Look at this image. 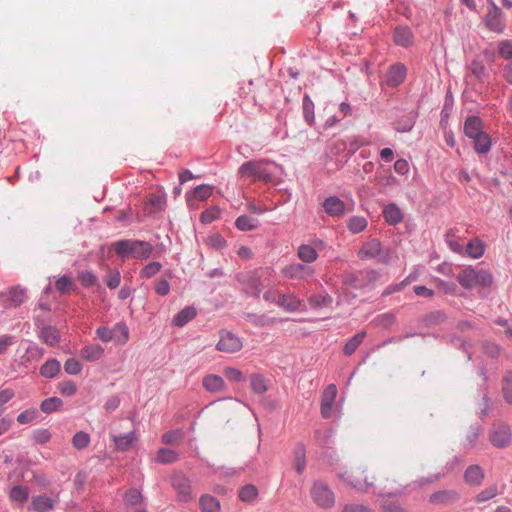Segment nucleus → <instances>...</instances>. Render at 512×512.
<instances>
[{
  "instance_id": "f257e3e1",
  "label": "nucleus",
  "mask_w": 512,
  "mask_h": 512,
  "mask_svg": "<svg viewBox=\"0 0 512 512\" xmlns=\"http://www.w3.org/2000/svg\"><path fill=\"white\" fill-rule=\"evenodd\" d=\"M338 479L346 486L359 492H367L375 486L376 476L363 465H351L340 468L337 472Z\"/></svg>"
},
{
  "instance_id": "f03ea898",
  "label": "nucleus",
  "mask_w": 512,
  "mask_h": 512,
  "mask_svg": "<svg viewBox=\"0 0 512 512\" xmlns=\"http://www.w3.org/2000/svg\"><path fill=\"white\" fill-rule=\"evenodd\" d=\"M116 254L122 258L134 257L144 260L151 256L154 247L146 241L120 240L113 244Z\"/></svg>"
},
{
  "instance_id": "7ed1b4c3",
  "label": "nucleus",
  "mask_w": 512,
  "mask_h": 512,
  "mask_svg": "<svg viewBox=\"0 0 512 512\" xmlns=\"http://www.w3.org/2000/svg\"><path fill=\"white\" fill-rule=\"evenodd\" d=\"M456 278L459 284L468 290L477 287L487 288L493 283V276L489 271L478 270L471 266L462 269Z\"/></svg>"
},
{
  "instance_id": "20e7f679",
  "label": "nucleus",
  "mask_w": 512,
  "mask_h": 512,
  "mask_svg": "<svg viewBox=\"0 0 512 512\" xmlns=\"http://www.w3.org/2000/svg\"><path fill=\"white\" fill-rule=\"evenodd\" d=\"M310 495L313 502L322 509H330L335 505V493L323 481H315L313 483Z\"/></svg>"
},
{
  "instance_id": "39448f33",
  "label": "nucleus",
  "mask_w": 512,
  "mask_h": 512,
  "mask_svg": "<svg viewBox=\"0 0 512 512\" xmlns=\"http://www.w3.org/2000/svg\"><path fill=\"white\" fill-rule=\"evenodd\" d=\"M267 163L268 162L265 160L245 162L240 166L238 175L242 178L270 182L272 180V176L265 168Z\"/></svg>"
},
{
  "instance_id": "423d86ee",
  "label": "nucleus",
  "mask_w": 512,
  "mask_h": 512,
  "mask_svg": "<svg viewBox=\"0 0 512 512\" xmlns=\"http://www.w3.org/2000/svg\"><path fill=\"white\" fill-rule=\"evenodd\" d=\"M362 259L377 258L380 262L386 263L390 259L389 250H383L378 240L372 239L365 242L358 253Z\"/></svg>"
},
{
  "instance_id": "0eeeda50",
  "label": "nucleus",
  "mask_w": 512,
  "mask_h": 512,
  "mask_svg": "<svg viewBox=\"0 0 512 512\" xmlns=\"http://www.w3.org/2000/svg\"><path fill=\"white\" fill-rule=\"evenodd\" d=\"M489 439L497 448L509 446L512 441V433L509 425L505 423L494 424L490 429Z\"/></svg>"
},
{
  "instance_id": "6e6552de",
  "label": "nucleus",
  "mask_w": 512,
  "mask_h": 512,
  "mask_svg": "<svg viewBox=\"0 0 512 512\" xmlns=\"http://www.w3.org/2000/svg\"><path fill=\"white\" fill-rule=\"evenodd\" d=\"M171 485L176 490L179 501L186 503L193 499L190 481L183 473H174L171 477Z\"/></svg>"
},
{
  "instance_id": "1a4fd4ad",
  "label": "nucleus",
  "mask_w": 512,
  "mask_h": 512,
  "mask_svg": "<svg viewBox=\"0 0 512 512\" xmlns=\"http://www.w3.org/2000/svg\"><path fill=\"white\" fill-rule=\"evenodd\" d=\"M243 347L241 339L229 331H220V339L216 345V349L224 353H236Z\"/></svg>"
},
{
  "instance_id": "9d476101",
  "label": "nucleus",
  "mask_w": 512,
  "mask_h": 512,
  "mask_svg": "<svg viewBox=\"0 0 512 512\" xmlns=\"http://www.w3.org/2000/svg\"><path fill=\"white\" fill-rule=\"evenodd\" d=\"M378 503L382 512H406L404 502L398 494L384 493L379 495Z\"/></svg>"
},
{
  "instance_id": "9b49d317",
  "label": "nucleus",
  "mask_w": 512,
  "mask_h": 512,
  "mask_svg": "<svg viewBox=\"0 0 512 512\" xmlns=\"http://www.w3.org/2000/svg\"><path fill=\"white\" fill-rule=\"evenodd\" d=\"M315 273L311 266L301 263H291L282 269V274L289 279H306Z\"/></svg>"
},
{
  "instance_id": "f8f14e48",
  "label": "nucleus",
  "mask_w": 512,
  "mask_h": 512,
  "mask_svg": "<svg viewBox=\"0 0 512 512\" xmlns=\"http://www.w3.org/2000/svg\"><path fill=\"white\" fill-rule=\"evenodd\" d=\"M487 27L497 33H500L505 28L504 18L500 8L494 3H491V8L486 15Z\"/></svg>"
},
{
  "instance_id": "ddd939ff",
  "label": "nucleus",
  "mask_w": 512,
  "mask_h": 512,
  "mask_svg": "<svg viewBox=\"0 0 512 512\" xmlns=\"http://www.w3.org/2000/svg\"><path fill=\"white\" fill-rule=\"evenodd\" d=\"M166 207V196L163 192L151 194L144 202L143 212L152 215L161 212Z\"/></svg>"
},
{
  "instance_id": "4468645a",
  "label": "nucleus",
  "mask_w": 512,
  "mask_h": 512,
  "mask_svg": "<svg viewBox=\"0 0 512 512\" xmlns=\"http://www.w3.org/2000/svg\"><path fill=\"white\" fill-rule=\"evenodd\" d=\"M337 396V388L334 384H330L324 390L321 400V415L323 418H330L332 414L333 404Z\"/></svg>"
},
{
  "instance_id": "2eb2a0df",
  "label": "nucleus",
  "mask_w": 512,
  "mask_h": 512,
  "mask_svg": "<svg viewBox=\"0 0 512 512\" xmlns=\"http://www.w3.org/2000/svg\"><path fill=\"white\" fill-rule=\"evenodd\" d=\"M322 206L324 211L331 217H341L345 214V203L336 196L326 198Z\"/></svg>"
},
{
  "instance_id": "dca6fc26",
  "label": "nucleus",
  "mask_w": 512,
  "mask_h": 512,
  "mask_svg": "<svg viewBox=\"0 0 512 512\" xmlns=\"http://www.w3.org/2000/svg\"><path fill=\"white\" fill-rule=\"evenodd\" d=\"M460 499V495L455 490H441L430 495L429 501L433 504L451 505Z\"/></svg>"
},
{
  "instance_id": "f3484780",
  "label": "nucleus",
  "mask_w": 512,
  "mask_h": 512,
  "mask_svg": "<svg viewBox=\"0 0 512 512\" xmlns=\"http://www.w3.org/2000/svg\"><path fill=\"white\" fill-rule=\"evenodd\" d=\"M406 72V67L403 64L392 65L386 74L387 85L391 87L400 85L406 77Z\"/></svg>"
},
{
  "instance_id": "a211bd4d",
  "label": "nucleus",
  "mask_w": 512,
  "mask_h": 512,
  "mask_svg": "<svg viewBox=\"0 0 512 512\" xmlns=\"http://www.w3.org/2000/svg\"><path fill=\"white\" fill-rule=\"evenodd\" d=\"M115 448L118 451H127L137 441L135 432H128L123 435H111Z\"/></svg>"
},
{
  "instance_id": "6ab92c4d",
  "label": "nucleus",
  "mask_w": 512,
  "mask_h": 512,
  "mask_svg": "<svg viewBox=\"0 0 512 512\" xmlns=\"http://www.w3.org/2000/svg\"><path fill=\"white\" fill-rule=\"evenodd\" d=\"M383 217L389 225H396L403 220V213L396 204L391 203L384 207Z\"/></svg>"
},
{
  "instance_id": "aec40b11",
  "label": "nucleus",
  "mask_w": 512,
  "mask_h": 512,
  "mask_svg": "<svg viewBox=\"0 0 512 512\" xmlns=\"http://www.w3.org/2000/svg\"><path fill=\"white\" fill-rule=\"evenodd\" d=\"M464 478L469 485L479 486L484 479V473L480 466L471 465L466 469Z\"/></svg>"
},
{
  "instance_id": "412c9836",
  "label": "nucleus",
  "mask_w": 512,
  "mask_h": 512,
  "mask_svg": "<svg viewBox=\"0 0 512 512\" xmlns=\"http://www.w3.org/2000/svg\"><path fill=\"white\" fill-rule=\"evenodd\" d=\"M464 133L471 139L482 134V122L480 118L475 116L467 118L464 124Z\"/></svg>"
},
{
  "instance_id": "4be33fe9",
  "label": "nucleus",
  "mask_w": 512,
  "mask_h": 512,
  "mask_svg": "<svg viewBox=\"0 0 512 512\" xmlns=\"http://www.w3.org/2000/svg\"><path fill=\"white\" fill-rule=\"evenodd\" d=\"M203 387L209 392L217 393L225 389V382L218 375H208L203 379Z\"/></svg>"
},
{
  "instance_id": "5701e85b",
  "label": "nucleus",
  "mask_w": 512,
  "mask_h": 512,
  "mask_svg": "<svg viewBox=\"0 0 512 512\" xmlns=\"http://www.w3.org/2000/svg\"><path fill=\"white\" fill-rule=\"evenodd\" d=\"M394 41L403 47L410 46L413 43V33L408 27H397L394 32Z\"/></svg>"
},
{
  "instance_id": "b1692460",
  "label": "nucleus",
  "mask_w": 512,
  "mask_h": 512,
  "mask_svg": "<svg viewBox=\"0 0 512 512\" xmlns=\"http://www.w3.org/2000/svg\"><path fill=\"white\" fill-rule=\"evenodd\" d=\"M199 506L201 512H220L221 505L217 498L205 494L200 497Z\"/></svg>"
},
{
  "instance_id": "393cba45",
  "label": "nucleus",
  "mask_w": 512,
  "mask_h": 512,
  "mask_svg": "<svg viewBox=\"0 0 512 512\" xmlns=\"http://www.w3.org/2000/svg\"><path fill=\"white\" fill-rule=\"evenodd\" d=\"M298 258L304 263H313L318 258V253L314 247L308 244H302L297 250Z\"/></svg>"
},
{
  "instance_id": "a878e982",
  "label": "nucleus",
  "mask_w": 512,
  "mask_h": 512,
  "mask_svg": "<svg viewBox=\"0 0 512 512\" xmlns=\"http://www.w3.org/2000/svg\"><path fill=\"white\" fill-rule=\"evenodd\" d=\"M277 304L286 311H296L300 306V301L292 294H279Z\"/></svg>"
},
{
  "instance_id": "bb28decb",
  "label": "nucleus",
  "mask_w": 512,
  "mask_h": 512,
  "mask_svg": "<svg viewBox=\"0 0 512 512\" xmlns=\"http://www.w3.org/2000/svg\"><path fill=\"white\" fill-rule=\"evenodd\" d=\"M32 507L37 512H49L54 507L53 500L45 495H39L32 499Z\"/></svg>"
},
{
  "instance_id": "cd10ccee",
  "label": "nucleus",
  "mask_w": 512,
  "mask_h": 512,
  "mask_svg": "<svg viewBox=\"0 0 512 512\" xmlns=\"http://www.w3.org/2000/svg\"><path fill=\"white\" fill-rule=\"evenodd\" d=\"M104 354V349L98 344L85 346L81 350V356L87 361H97Z\"/></svg>"
},
{
  "instance_id": "c85d7f7f",
  "label": "nucleus",
  "mask_w": 512,
  "mask_h": 512,
  "mask_svg": "<svg viewBox=\"0 0 512 512\" xmlns=\"http://www.w3.org/2000/svg\"><path fill=\"white\" fill-rule=\"evenodd\" d=\"M245 291L248 294L259 296L261 292V283L260 278L257 276L256 273H250L246 276V279L244 281Z\"/></svg>"
},
{
  "instance_id": "c756f323",
  "label": "nucleus",
  "mask_w": 512,
  "mask_h": 512,
  "mask_svg": "<svg viewBox=\"0 0 512 512\" xmlns=\"http://www.w3.org/2000/svg\"><path fill=\"white\" fill-rule=\"evenodd\" d=\"M197 312L194 307H186L182 309L174 318H173V324L178 327H182L185 324H187L189 321H191L195 316Z\"/></svg>"
},
{
  "instance_id": "7c9ffc66",
  "label": "nucleus",
  "mask_w": 512,
  "mask_h": 512,
  "mask_svg": "<svg viewBox=\"0 0 512 512\" xmlns=\"http://www.w3.org/2000/svg\"><path fill=\"white\" fill-rule=\"evenodd\" d=\"M212 193L213 187L210 185L203 184L195 187L192 193H187L186 198L188 202L190 201L191 197H194L195 199H198L200 201H204L208 199L212 195Z\"/></svg>"
},
{
  "instance_id": "2f4dec72",
  "label": "nucleus",
  "mask_w": 512,
  "mask_h": 512,
  "mask_svg": "<svg viewBox=\"0 0 512 512\" xmlns=\"http://www.w3.org/2000/svg\"><path fill=\"white\" fill-rule=\"evenodd\" d=\"M60 372V363L56 359L46 361L40 368V374L46 378H53Z\"/></svg>"
},
{
  "instance_id": "473e14b6",
  "label": "nucleus",
  "mask_w": 512,
  "mask_h": 512,
  "mask_svg": "<svg viewBox=\"0 0 512 512\" xmlns=\"http://www.w3.org/2000/svg\"><path fill=\"white\" fill-rule=\"evenodd\" d=\"M238 496L241 501L252 503L258 497V489L252 484L245 485L240 489Z\"/></svg>"
},
{
  "instance_id": "72a5a7b5",
  "label": "nucleus",
  "mask_w": 512,
  "mask_h": 512,
  "mask_svg": "<svg viewBox=\"0 0 512 512\" xmlns=\"http://www.w3.org/2000/svg\"><path fill=\"white\" fill-rule=\"evenodd\" d=\"M178 459V455L175 451L161 448L157 451L155 461L162 464L173 463Z\"/></svg>"
},
{
  "instance_id": "f704fd0d",
  "label": "nucleus",
  "mask_w": 512,
  "mask_h": 512,
  "mask_svg": "<svg viewBox=\"0 0 512 512\" xmlns=\"http://www.w3.org/2000/svg\"><path fill=\"white\" fill-rule=\"evenodd\" d=\"M63 405V402L58 397H50L43 400L40 404V409L44 413H52L58 411Z\"/></svg>"
},
{
  "instance_id": "c9c22d12",
  "label": "nucleus",
  "mask_w": 512,
  "mask_h": 512,
  "mask_svg": "<svg viewBox=\"0 0 512 512\" xmlns=\"http://www.w3.org/2000/svg\"><path fill=\"white\" fill-rule=\"evenodd\" d=\"M366 336V332L361 331L354 335L344 346V354L346 355H352L356 349L359 347V345L363 342L364 338Z\"/></svg>"
},
{
  "instance_id": "e433bc0d",
  "label": "nucleus",
  "mask_w": 512,
  "mask_h": 512,
  "mask_svg": "<svg viewBox=\"0 0 512 512\" xmlns=\"http://www.w3.org/2000/svg\"><path fill=\"white\" fill-rule=\"evenodd\" d=\"M258 221L247 215L239 216L236 221V227L241 231H250L257 227Z\"/></svg>"
},
{
  "instance_id": "4c0bfd02",
  "label": "nucleus",
  "mask_w": 512,
  "mask_h": 512,
  "mask_svg": "<svg viewBox=\"0 0 512 512\" xmlns=\"http://www.w3.org/2000/svg\"><path fill=\"white\" fill-rule=\"evenodd\" d=\"M474 148L478 153H487L491 147L490 137L486 133L473 138Z\"/></svg>"
},
{
  "instance_id": "58836bf2",
  "label": "nucleus",
  "mask_w": 512,
  "mask_h": 512,
  "mask_svg": "<svg viewBox=\"0 0 512 512\" xmlns=\"http://www.w3.org/2000/svg\"><path fill=\"white\" fill-rule=\"evenodd\" d=\"M41 339L49 345H54L59 340V332L57 329L47 326L43 327L40 332Z\"/></svg>"
},
{
  "instance_id": "ea45409f",
  "label": "nucleus",
  "mask_w": 512,
  "mask_h": 512,
  "mask_svg": "<svg viewBox=\"0 0 512 512\" xmlns=\"http://www.w3.org/2000/svg\"><path fill=\"white\" fill-rule=\"evenodd\" d=\"M484 250V244L478 239L472 240L467 244V254L474 259L482 257Z\"/></svg>"
},
{
  "instance_id": "a19ab883",
  "label": "nucleus",
  "mask_w": 512,
  "mask_h": 512,
  "mask_svg": "<svg viewBox=\"0 0 512 512\" xmlns=\"http://www.w3.org/2000/svg\"><path fill=\"white\" fill-rule=\"evenodd\" d=\"M347 227L352 233H360L367 227V220L361 216H353L348 220Z\"/></svg>"
},
{
  "instance_id": "79ce46f5",
  "label": "nucleus",
  "mask_w": 512,
  "mask_h": 512,
  "mask_svg": "<svg viewBox=\"0 0 512 512\" xmlns=\"http://www.w3.org/2000/svg\"><path fill=\"white\" fill-rule=\"evenodd\" d=\"M143 496L136 488H130L124 494V502L129 506H135L142 502Z\"/></svg>"
},
{
  "instance_id": "37998d69",
  "label": "nucleus",
  "mask_w": 512,
  "mask_h": 512,
  "mask_svg": "<svg viewBox=\"0 0 512 512\" xmlns=\"http://www.w3.org/2000/svg\"><path fill=\"white\" fill-rule=\"evenodd\" d=\"M9 299L11 302V305L17 307L24 303L26 300V291L25 289L14 287L9 291Z\"/></svg>"
},
{
  "instance_id": "c03bdc74",
  "label": "nucleus",
  "mask_w": 512,
  "mask_h": 512,
  "mask_svg": "<svg viewBox=\"0 0 512 512\" xmlns=\"http://www.w3.org/2000/svg\"><path fill=\"white\" fill-rule=\"evenodd\" d=\"M90 443V436L84 431L77 432L72 438V445L74 448L81 450L86 448Z\"/></svg>"
},
{
  "instance_id": "a18cd8bd",
  "label": "nucleus",
  "mask_w": 512,
  "mask_h": 512,
  "mask_svg": "<svg viewBox=\"0 0 512 512\" xmlns=\"http://www.w3.org/2000/svg\"><path fill=\"white\" fill-rule=\"evenodd\" d=\"M29 497V491L23 486H14L10 491V498L13 501L24 503Z\"/></svg>"
},
{
  "instance_id": "49530a36",
  "label": "nucleus",
  "mask_w": 512,
  "mask_h": 512,
  "mask_svg": "<svg viewBox=\"0 0 512 512\" xmlns=\"http://www.w3.org/2000/svg\"><path fill=\"white\" fill-rule=\"evenodd\" d=\"M115 340L119 344H125L129 339V330L124 323H117L114 326Z\"/></svg>"
},
{
  "instance_id": "de8ad7c7",
  "label": "nucleus",
  "mask_w": 512,
  "mask_h": 512,
  "mask_svg": "<svg viewBox=\"0 0 512 512\" xmlns=\"http://www.w3.org/2000/svg\"><path fill=\"white\" fill-rule=\"evenodd\" d=\"M471 73L480 81H483L486 77V67L483 62L473 60L469 66Z\"/></svg>"
},
{
  "instance_id": "09e8293b",
  "label": "nucleus",
  "mask_w": 512,
  "mask_h": 512,
  "mask_svg": "<svg viewBox=\"0 0 512 512\" xmlns=\"http://www.w3.org/2000/svg\"><path fill=\"white\" fill-rule=\"evenodd\" d=\"M303 113L309 124L314 122V104L308 95L303 98Z\"/></svg>"
},
{
  "instance_id": "8fccbe9b",
  "label": "nucleus",
  "mask_w": 512,
  "mask_h": 512,
  "mask_svg": "<svg viewBox=\"0 0 512 512\" xmlns=\"http://www.w3.org/2000/svg\"><path fill=\"white\" fill-rule=\"evenodd\" d=\"M395 320H396L395 315L391 312H388V313H384V314L377 316L373 320V323H375L377 326H380L383 328H388L395 323Z\"/></svg>"
},
{
  "instance_id": "3c124183",
  "label": "nucleus",
  "mask_w": 512,
  "mask_h": 512,
  "mask_svg": "<svg viewBox=\"0 0 512 512\" xmlns=\"http://www.w3.org/2000/svg\"><path fill=\"white\" fill-rule=\"evenodd\" d=\"M161 268L162 265L160 262H150L140 271V277L146 279L151 278L157 273H159Z\"/></svg>"
},
{
  "instance_id": "603ef678",
  "label": "nucleus",
  "mask_w": 512,
  "mask_h": 512,
  "mask_svg": "<svg viewBox=\"0 0 512 512\" xmlns=\"http://www.w3.org/2000/svg\"><path fill=\"white\" fill-rule=\"evenodd\" d=\"M104 281L108 288H110V289L117 288L121 282L120 272L118 270L109 269Z\"/></svg>"
},
{
  "instance_id": "864d4df0",
  "label": "nucleus",
  "mask_w": 512,
  "mask_h": 512,
  "mask_svg": "<svg viewBox=\"0 0 512 512\" xmlns=\"http://www.w3.org/2000/svg\"><path fill=\"white\" fill-rule=\"evenodd\" d=\"M502 391L504 398L510 404H512V373L508 372L503 378Z\"/></svg>"
},
{
  "instance_id": "5fc2aeb1",
  "label": "nucleus",
  "mask_w": 512,
  "mask_h": 512,
  "mask_svg": "<svg viewBox=\"0 0 512 512\" xmlns=\"http://www.w3.org/2000/svg\"><path fill=\"white\" fill-rule=\"evenodd\" d=\"M56 289L61 293H69L73 287V281L69 276H61L56 280Z\"/></svg>"
},
{
  "instance_id": "6e6d98bb",
  "label": "nucleus",
  "mask_w": 512,
  "mask_h": 512,
  "mask_svg": "<svg viewBox=\"0 0 512 512\" xmlns=\"http://www.w3.org/2000/svg\"><path fill=\"white\" fill-rule=\"evenodd\" d=\"M251 387L255 393L262 394L267 391V385L264 377L253 375L251 377Z\"/></svg>"
},
{
  "instance_id": "4d7b16f0",
  "label": "nucleus",
  "mask_w": 512,
  "mask_h": 512,
  "mask_svg": "<svg viewBox=\"0 0 512 512\" xmlns=\"http://www.w3.org/2000/svg\"><path fill=\"white\" fill-rule=\"evenodd\" d=\"M183 431L182 430H172L168 431L162 436V442L165 444H175L182 440Z\"/></svg>"
},
{
  "instance_id": "13d9d810",
  "label": "nucleus",
  "mask_w": 512,
  "mask_h": 512,
  "mask_svg": "<svg viewBox=\"0 0 512 512\" xmlns=\"http://www.w3.org/2000/svg\"><path fill=\"white\" fill-rule=\"evenodd\" d=\"M412 275H409L407 278H405L403 281H401L400 283H397V284H394V285H390L388 286L384 291H383V296H387V295H390L392 293H395V292H399L401 290H403L407 285H409L411 282H412Z\"/></svg>"
},
{
  "instance_id": "bf43d9fd",
  "label": "nucleus",
  "mask_w": 512,
  "mask_h": 512,
  "mask_svg": "<svg viewBox=\"0 0 512 512\" xmlns=\"http://www.w3.org/2000/svg\"><path fill=\"white\" fill-rule=\"evenodd\" d=\"M220 216V210L217 207L207 209L201 213V221L204 224H209Z\"/></svg>"
},
{
  "instance_id": "052dcab7",
  "label": "nucleus",
  "mask_w": 512,
  "mask_h": 512,
  "mask_svg": "<svg viewBox=\"0 0 512 512\" xmlns=\"http://www.w3.org/2000/svg\"><path fill=\"white\" fill-rule=\"evenodd\" d=\"M59 391L64 396H73L77 391V387L73 381L66 380L59 383Z\"/></svg>"
},
{
  "instance_id": "680f3d73",
  "label": "nucleus",
  "mask_w": 512,
  "mask_h": 512,
  "mask_svg": "<svg viewBox=\"0 0 512 512\" xmlns=\"http://www.w3.org/2000/svg\"><path fill=\"white\" fill-rule=\"evenodd\" d=\"M497 487L496 486H490L484 490H482L477 496L476 501L478 503H482L485 501H488L492 498H494L497 495Z\"/></svg>"
},
{
  "instance_id": "e2e57ef3",
  "label": "nucleus",
  "mask_w": 512,
  "mask_h": 512,
  "mask_svg": "<svg viewBox=\"0 0 512 512\" xmlns=\"http://www.w3.org/2000/svg\"><path fill=\"white\" fill-rule=\"evenodd\" d=\"M37 417V411L35 409H28L23 412H21L17 416V422L19 424H29L33 422Z\"/></svg>"
},
{
  "instance_id": "0e129e2a",
  "label": "nucleus",
  "mask_w": 512,
  "mask_h": 512,
  "mask_svg": "<svg viewBox=\"0 0 512 512\" xmlns=\"http://www.w3.org/2000/svg\"><path fill=\"white\" fill-rule=\"evenodd\" d=\"M309 302L314 307L329 306L332 303V298L327 294L314 295L309 299Z\"/></svg>"
},
{
  "instance_id": "69168bd1",
  "label": "nucleus",
  "mask_w": 512,
  "mask_h": 512,
  "mask_svg": "<svg viewBox=\"0 0 512 512\" xmlns=\"http://www.w3.org/2000/svg\"><path fill=\"white\" fill-rule=\"evenodd\" d=\"M78 279L84 287H91L97 283V277L89 271L81 272Z\"/></svg>"
},
{
  "instance_id": "338daca9",
  "label": "nucleus",
  "mask_w": 512,
  "mask_h": 512,
  "mask_svg": "<svg viewBox=\"0 0 512 512\" xmlns=\"http://www.w3.org/2000/svg\"><path fill=\"white\" fill-rule=\"evenodd\" d=\"M64 369L70 375H77L81 372L82 365L80 364L79 361L71 358L65 362Z\"/></svg>"
},
{
  "instance_id": "774afa93",
  "label": "nucleus",
  "mask_w": 512,
  "mask_h": 512,
  "mask_svg": "<svg viewBox=\"0 0 512 512\" xmlns=\"http://www.w3.org/2000/svg\"><path fill=\"white\" fill-rule=\"evenodd\" d=\"M342 512H376L369 506L363 504L349 503L344 505Z\"/></svg>"
}]
</instances>
